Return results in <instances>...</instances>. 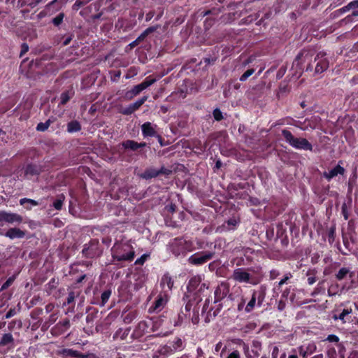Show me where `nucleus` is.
I'll use <instances>...</instances> for the list:
<instances>
[{
  "mask_svg": "<svg viewBox=\"0 0 358 358\" xmlns=\"http://www.w3.org/2000/svg\"><path fill=\"white\" fill-rule=\"evenodd\" d=\"M314 55L315 52L312 49L301 50L295 57L292 66L299 71H313V76L322 74L329 66L327 53L320 51L315 57Z\"/></svg>",
  "mask_w": 358,
  "mask_h": 358,
  "instance_id": "f257e3e1",
  "label": "nucleus"
},
{
  "mask_svg": "<svg viewBox=\"0 0 358 358\" xmlns=\"http://www.w3.org/2000/svg\"><path fill=\"white\" fill-rule=\"evenodd\" d=\"M224 286V282H221L214 292V306L209 308L210 301L206 299L201 310V316L204 318L206 323L210 322L218 315L222 308L221 301L224 299V291H222L221 287Z\"/></svg>",
  "mask_w": 358,
  "mask_h": 358,
  "instance_id": "f03ea898",
  "label": "nucleus"
},
{
  "mask_svg": "<svg viewBox=\"0 0 358 358\" xmlns=\"http://www.w3.org/2000/svg\"><path fill=\"white\" fill-rule=\"evenodd\" d=\"M167 250L176 257H183L188 252L195 250L194 243L184 237H177L171 239L166 245Z\"/></svg>",
  "mask_w": 358,
  "mask_h": 358,
  "instance_id": "7ed1b4c3",
  "label": "nucleus"
},
{
  "mask_svg": "<svg viewBox=\"0 0 358 358\" xmlns=\"http://www.w3.org/2000/svg\"><path fill=\"white\" fill-rule=\"evenodd\" d=\"M113 261L131 262L135 257V251L128 243H115L111 249Z\"/></svg>",
  "mask_w": 358,
  "mask_h": 358,
  "instance_id": "20e7f679",
  "label": "nucleus"
},
{
  "mask_svg": "<svg viewBox=\"0 0 358 358\" xmlns=\"http://www.w3.org/2000/svg\"><path fill=\"white\" fill-rule=\"evenodd\" d=\"M282 136L285 141L295 149L309 151L313 150L312 144L306 138H296L287 129L282 130Z\"/></svg>",
  "mask_w": 358,
  "mask_h": 358,
  "instance_id": "39448f33",
  "label": "nucleus"
},
{
  "mask_svg": "<svg viewBox=\"0 0 358 358\" xmlns=\"http://www.w3.org/2000/svg\"><path fill=\"white\" fill-rule=\"evenodd\" d=\"M45 171V166L40 162H31L26 163L20 173L23 179L32 180L34 178H38L41 173Z\"/></svg>",
  "mask_w": 358,
  "mask_h": 358,
  "instance_id": "423d86ee",
  "label": "nucleus"
},
{
  "mask_svg": "<svg viewBox=\"0 0 358 358\" xmlns=\"http://www.w3.org/2000/svg\"><path fill=\"white\" fill-rule=\"evenodd\" d=\"M102 252L103 249L97 239H92L88 243H85L82 250L83 256L87 259L99 257Z\"/></svg>",
  "mask_w": 358,
  "mask_h": 358,
  "instance_id": "0eeeda50",
  "label": "nucleus"
},
{
  "mask_svg": "<svg viewBox=\"0 0 358 358\" xmlns=\"http://www.w3.org/2000/svg\"><path fill=\"white\" fill-rule=\"evenodd\" d=\"M156 81L157 80L155 78H152L150 76L147 77L142 83L134 86L131 90H128L125 93V98L129 100L133 99L134 96L139 94L142 91L154 84Z\"/></svg>",
  "mask_w": 358,
  "mask_h": 358,
  "instance_id": "6e6552de",
  "label": "nucleus"
},
{
  "mask_svg": "<svg viewBox=\"0 0 358 358\" xmlns=\"http://www.w3.org/2000/svg\"><path fill=\"white\" fill-rule=\"evenodd\" d=\"M213 255L210 252H196L189 257L188 262L194 266H201L210 260Z\"/></svg>",
  "mask_w": 358,
  "mask_h": 358,
  "instance_id": "1a4fd4ad",
  "label": "nucleus"
},
{
  "mask_svg": "<svg viewBox=\"0 0 358 358\" xmlns=\"http://www.w3.org/2000/svg\"><path fill=\"white\" fill-rule=\"evenodd\" d=\"M171 170L165 168L164 166H162L159 169H155L154 168H148L146 169L143 173L140 174V178L149 180L153 178H156L159 175L169 176L171 173Z\"/></svg>",
  "mask_w": 358,
  "mask_h": 358,
  "instance_id": "9d476101",
  "label": "nucleus"
},
{
  "mask_svg": "<svg viewBox=\"0 0 358 358\" xmlns=\"http://www.w3.org/2000/svg\"><path fill=\"white\" fill-rule=\"evenodd\" d=\"M152 325V322L150 320H142L139 322L133 331L131 338L134 339L141 338L146 333L148 332V329L150 328Z\"/></svg>",
  "mask_w": 358,
  "mask_h": 358,
  "instance_id": "9b49d317",
  "label": "nucleus"
},
{
  "mask_svg": "<svg viewBox=\"0 0 358 358\" xmlns=\"http://www.w3.org/2000/svg\"><path fill=\"white\" fill-rule=\"evenodd\" d=\"M285 210V204L278 200L273 199L272 202L265 207V212L268 213L272 211V213L268 216L270 219L275 217L281 212Z\"/></svg>",
  "mask_w": 358,
  "mask_h": 358,
  "instance_id": "f8f14e48",
  "label": "nucleus"
},
{
  "mask_svg": "<svg viewBox=\"0 0 358 358\" xmlns=\"http://www.w3.org/2000/svg\"><path fill=\"white\" fill-rule=\"evenodd\" d=\"M342 161H339L338 164L329 171H324L322 176L325 178L328 182H330L333 178L338 176H343L345 173V169L341 166Z\"/></svg>",
  "mask_w": 358,
  "mask_h": 358,
  "instance_id": "ddd939ff",
  "label": "nucleus"
},
{
  "mask_svg": "<svg viewBox=\"0 0 358 358\" xmlns=\"http://www.w3.org/2000/svg\"><path fill=\"white\" fill-rule=\"evenodd\" d=\"M70 320L65 318L62 321L57 323L50 330V332L54 336H59L65 333L70 328Z\"/></svg>",
  "mask_w": 358,
  "mask_h": 358,
  "instance_id": "4468645a",
  "label": "nucleus"
},
{
  "mask_svg": "<svg viewBox=\"0 0 358 358\" xmlns=\"http://www.w3.org/2000/svg\"><path fill=\"white\" fill-rule=\"evenodd\" d=\"M168 302V296L165 293H160L156 298L153 304L150 307V312L161 311Z\"/></svg>",
  "mask_w": 358,
  "mask_h": 358,
  "instance_id": "2eb2a0df",
  "label": "nucleus"
},
{
  "mask_svg": "<svg viewBox=\"0 0 358 358\" xmlns=\"http://www.w3.org/2000/svg\"><path fill=\"white\" fill-rule=\"evenodd\" d=\"M171 355H172V350L168 345H159L150 352L149 358H166Z\"/></svg>",
  "mask_w": 358,
  "mask_h": 358,
  "instance_id": "dca6fc26",
  "label": "nucleus"
},
{
  "mask_svg": "<svg viewBox=\"0 0 358 358\" xmlns=\"http://www.w3.org/2000/svg\"><path fill=\"white\" fill-rule=\"evenodd\" d=\"M189 318L190 317L185 313L183 308L182 307L178 313L172 316L171 322L173 324L174 327H180L187 324Z\"/></svg>",
  "mask_w": 358,
  "mask_h": 358,
  "instance_id": "f3484780",
  "label": "nucleus"
},
{
  "mask_svg": "<svg viewBox=\"0 0 358 358\" xmlns=\"http://www.w3.org/2000/svg\"><path fill=\"white\" fill-rule=\"evenodd\" d=\"M157 27H149L145 30H144L136 40L130 43L127 45V48H129L130 50L134 48L135 47L138 45L142 41H143L149 34L155 32L157 30Z\"/></svg>",
  "mask_w": 358,
  "mask_h": 358,
  "instance_id": "a211bd4d",
  "label": "nucleus"
},
{
  "mask_svg": "<svg viewBox=\"0 0 358 358\" xmlns=\"http://www.w3.org/2000/svg\"><path fill=\"white\" fill-rule=\"evenodd\" d=\"M192 294L194 301H196V305H198L202 300V297L206 296L209 294L208 284L203 282Z\"/></svg>",
  "mask_w": 358,
  "mask_h": 358,
  "instance_id": "6ab92c4d",
  "label": "nucleus"
},
{
  "mask_svg": "<svg viewBox=\"0 0 358 358\" xmlns=\"http://www.w3.org/2000/svg\"><path fill=\"white\" fill-rule=\"evenodd\" d=\"M233 278L236 281L240 282L253 283L255 282L250 280V274L245 271L243 268H237L234 270Z\"/></svg>",
  "mask_w": 358,
  "mask_h": 358,
  "instance_id": "aec40b11",
  "label": "nucleus"
},
{
  "mask_svg": "<svg viewBox=\"0 0 358 358\" xmlns=\"http://www.w3.org/2000/svg\"><path fill=\"white\" fill-rule=\"evenodd\" d=\"M187 81L183 80L182 85H179L178 88L171 93L169 98L171 99H185L188 94V87Z\"/></svg>",
  "mask_w": 358,
  "mask_h": 358,
  "instance_id": "412c9836",
  "label": "nucleus"
},
{
  "mask_svg": "<svg viewBox=\"0 0 358 358\" xmlns=\"http://www.w3.org/2000/svg\"><path fill=\"white\" fill-rule=\"evenodd\" d=\"M57 355L66 358H88L89 357V355L83 354L78 350H75L71 348H63L58 352Z\"/></svg>",
  "mask_w": 358,
  "mask_h": 358,
  "instance_id": "4be33fe9",
  "label": "nucleus"
},
{
  "mask_svg": "<svg viewBox=\"0 0 358 358\" xmlns=\"http://www.w3.org/2000/svg\"><path fill=\"white\" fill-rule=\"evenodd\" d=\"M203 279L201 275H195L191 278L187 286V292L190 294L193 293L196 289L202 285Z\"/></svg>",
  "mask_w": 358,
  "mask_h": 358,
  "instance_id": "5701e85b",
  "label": "nucleus"
},
{
  "mask_svg": "<svg viewBox=\"0 0 358 358\" xmlns=\"http://www.w3.org/2000/svg\"><path fill=\"white\" fill-rule=\"evenodd\" d=\"M121 145L125 150H131L132 151H136L139 148H142L146 146L145 142L138 143L134 140H127L122 142Z\"/></svg>",
  "mask_w": 358,
  "mask_h": 358,
  "instance_id": "b1692460",
  "label": "nucleus"
},
{
  "mask_svg": "<svg viewBox=\"0 0 358 358\" xmlns=\"http://www.w3.org/2000/svg\"><path fill=\"white\" fill-rule=\"evenodd\" d=\"M142 134L143 137H155L157 133L155 128L152 125L151 122H146L141 126Z\"/></svg>",
  "mask_w": 358,
  "mask_h": 358,
  "instance_id": "393cba45",
  "label": "nucleus"
},
{
  "mask_svg": "<svg viewBox=\"0 0 358 358\" xmlns=\"http://www.w3.org/2000/svg\"><path fill=\"white\" fill-rule=\"evenodd\" d=\"M0 222H6L13 223L15 222H20L21 217L15 213H8L4 211H0Z\"/></svg>",
  "mask_w": 358,
  "mask_h": 358,
  "instance_id": "a878e982",
  "label": "nucleus"
},
{
  "mask_svg": "<svg viewBox=\"0 0 358 358\" xmlns=\"http://www.w3.org/2000/svg\"><path fill=\"white\" fill-rule=\"evenodd\" d=\"M86 313L87 314L86 316V322L91 324V327H93V323L98 317L99 310L96 308L88 307Z\"/></svg>",
  "mask_w": 358,
  "mask_h": 358,
  "instance_id": "bb28decb",
  "label": "nucleus"
},
{
  "mask_svg": "<svg viewBox=\"0 0 358 358\" xmlns=\"http://www.w3.org/2000/svg\"><path fill=\"white\" fill-rule=\"evenodd\" d=\"M172 350V354L176 351H180L185 348V343L180 338L176 337L169 345H168Z\"/></svg>",
  "mask_w": 358,
  "mask_h": 358,
  "instance_id": "cd10ccee",
  "label": "nucleus"
},
{
  "mask_svg": "<svg viewBox=\"0 0 358 358\" xmlns=\"http://www.w3.org/2000/svg\"><path fill=\"white\" fill-rule=\"evenodd\" d=\"M5 235L10 239H14L23 238L25 234L20 229L11 228L6 231Z\"/></svg>",
  "mask_w": 358,
  "mask_h": 358,
  "instance_id": "c85d7f7f",
  "label": "nucleus"
},
{
  "mask_svg": "<svg viewBox=\"0 0 358 358\" xmlns=\"http://www.w3.org/2000/svg\"><path fill=\"white\" fill-rule=\"evenodd\" d=\"M160 285L163 288L166 286L169 290H171L174 285V280L169 273H167L162 276Z\"/></svg>",
  "mask_w": 358,
  "mask_h": 358,
  "instance_id": "c756f323",
  "label": "nucleus"
},
{
  "mask_svg": "<svg viewBox=\"0 0 358 358\" xmlns=\"http://www.w3.org/2000/svg\"><path fill=\"white\" fill-rule=\"evenodd\" d=\"M189 297L188 295L185 294V296L183 297V300L186 302V304L185 306V308H183V310L185 312V313L189 317H190L191 316V310H192V308L193 306H197L196 305V301H194V299H187Z\"/></svg>",
  "mask_w": 358,
  "mask_h": 358,
  "instance_id": "7c9ffc66",
  "label": "nucleus"
},
{
  "mask_svg": "<svg viewBox=\"0 0 358 358\" xmlns=\"http://www.w3.org/2000/svg\"><path fill=\"white\" fill-rule=\"evenodd\" d=\"M81 129L80 123L78 120H74L68 122L66 131L70 134H73L80 131Z\"/></svg>",
  "mask_w": 358,
  "mask_h": 358,
  "instance_id": "2f4dec72",
  "label": "nucleus"
},
{
  "mask_svg": "<svg viewBox=\"0 0 358 358\" xmlns=\"http://www.w3.org/2000/svg\"><path fill=\"white\" fill-rule=\"evenodd\" d=\"M112 294V291L110 289H108L104 290L101 294V299L98 302H96L97 305L101 307H103L106 305V303L108 301Z\"/></svg>",
  "mask_w": 358,
  "mask_h": 358,
  "instance_id": "473e14b6",
  "label": "nucleus"
},
{
  "mask_svg": "<svg viewBox=\"0 0 358 358\" xmlns=\"http://www.w3.org/2000/svg\"><path fill=\"white\" fill-rule=\"evenodd\" d=\"M14 338L10 333L4 334L0 339V346L13 345Z\"/></svg>",
  "mask_w": 358,
  "mask_h": 358,
  "instance_id": "72a5a7b5",
  "label": "nucleus"
},
{
  "mask_svg": "<svg viewBox=\"0 0 358 358\" xmlns=\"http://www.w3.org/2000/svg\"><path fill=\"white\" fill-rule=\"evenodd\" d=\"M220 261H214L209 264L208 268L211 271H215L217 275L222 276L223 268Z\"/></svg>",
  "mask_w": 358,
  "mask_h": 358,
  "instance_id": "f704fd0d",
  "label": "nucleus"
},
{
  "mask_svg": "<svg viewBox=\"0 0 358 358\" xmlns=\"http://www.w3.org/2000/svg\"><path fill=\"white\" fill-rule=\"evenodd\" d=\"M20 204L27 209H31L32 206H36L39 203L34 199L22 198L20 200Z\"/></svg>",
  "mask_w": 358,
  "mask_h": 358,
  "instance_id": "c9c22d12",
  "label": "nucleus"
},
{
  "mask_svg": "<svg viewBox=\"0 0 358 358\" xmlns=\"http://www.w3.org/2000/svg\"><path fill=\"white\" fill-rule=\"evenodd\" d=\"M43 310L41 308H36L34 310H31L30 316L33 320H38V322L41 323L42 322L41 318H40V316L43 315Z\"/></svg>",
  "mask_w": 358,
  "mask_h": 358,
  "instance_id": "e433bc0d",
  "label": "nucleus"
},
{
  "mask_svg": "<svg viewBox=\"0 0 358 358\" xmlns=\"http://www.w3.org/2000/svg\"><path fill=\"white\" fill-rule=\"evenodd\" d=\"M16 278L15 275H13L12 276L9 277L6 281L1 285L0 287V292L7 289L10 286L13 285L15 280Z\"/></svg>",
  "mask_w": 358,
  "mask_h": 358,
  "instance_id": "4c0bfd02",
  "label": "nucleus"
},
{
  "mask_svg": "<svg viewBox=\"0 0 358 358\" xmlns=\"http://www.w3.org/2000/svg\"><path fill=\"white\" fill-rule=\"evenodd\" d=\"M315 274H316V271L315 269L309 270L307 271V273H306V275L308 276L307 281L310 285H313L316 282L317 278L315 277Z\"/></svg>",
  "mask_w": 358,
  "mask_h": 358,
  "instance_id": "58836bf2",
  "label": "nucleus"
},
{
  "mask_svg": "<svg viewBox=\"0 0 358 358\" xmlns=\"http://www.w3.org/2000/svg\"><path fill=\"white\" fill-rule=\"evenodd\" d=\"M17 309L14 307V308H10L9 309V310L6 313V314L4 316V318L5 319H9V318H11L12 317L15 316L18 312H20V303H18L17 304Z\"/></svg>",
  "mask_w": 358,
  "mask_h": 358,
  "instance_id": "ea45409f",
  "label": "nucleus"
},
{
  "mask_svg": "<svg viewBox=\"0 0 358 358\" xmlns=\"http://www.w3.org/2000/svg\"><path fill=\"white\" fill-rule=\"evenodd\" d=\"M58 313H52L48 320L45 322V324L43 325L42 329L45 328L46 327V324H48V327L55 323L57 320L58 319Z\"/></svg>",
  "mask_w": 358,
  "mask_h": 358,
  "instance_id": "a19ab883",
  "label": "nucleus"
},
{
  "mask_svg": "<svg viewBox=\"0 0 358 358\" xmlns=\"http://www.w3.org/2000/svg\"><path fill=\"white\" fill-rule=\"evenodd\" d=\"M148 96H143L133 103H131L135 111L138 110L140 107L147 101Z\"/></svg>",
  "mask_w": 358,
  "mask_h": 358,
  "instance_id": "79ce46f5",
  "label": "nucleus"
},
{
  "mask_svg": "<svg viewBox=\"0 0 358 358\" xmlns=\"http://www.w3.org/2000/svg\"><path fill=\"white\" fill-rule=\"evenodd\" d=\"M350 273V269L346 268V267H343L341 268L338 272L337 273V274L336 275V278L338 280H343V278H345L346 277V275Z\"/></svg>",
  "mask_w": 358,
  "mask_h": 358,
  "instance_id": "37998d69",
  "label": "nucleus"
},
{
  "mask_svg": "<svg viewBox=\"0 0 358 358\" xmlns=\"http://www.w3.org/2000/svg\"><path fill=\"white\" fill-rule=\"evenodd\" d=\"M64 16H65V15L64 13H59L55 17H54L52 20V24L55 27H59L63 22Z\"/></svg>",
  "mask_w": 358,
  "mask_h": 358,
  "instance_id": "c03bdc74",
  "label": "nucleus"
},
{
  "mask_svg": "<svg viewBox=\"0 0 358 358\" xmlns=\"http://www.w3.org/2000/svg\"><path fill=\"white\" fill-rule=\"evenodd\" d=\"M189 320H192V322L194 324H196L199 322V310L198 308L196 307V306H194V308H193V311H192V316L191 317L190 316V318Z\"/></svg>",
  "mask_w": 358,
  "mask_h": 358,
  "instance_id": "a18cd8bd",
  "label": "nucleus"
},
{
  "mask_svg": "<svg viewBox=\"0 0 358 358\" xmlns=\"http://www.w3.org/2000/svg\"><path fill=\"white\" fill-rule=\"evenodd\" d=\"M79 296V293H76L73 291H71L68 294V296L66 298V301L64 303L65 304L70 305L71 303H73L75 299Z\"/></svg>",
  "mask_w": 358,
  "mask_h": 358,
  "instance_id": "49530a36",
  "label": "nucleus"
},
{
  "mask_svg": "<svg viewBox=\"0 0 358 358\" xmlns=\"http://www.w3.org/2000/svg\"><path fill=\"white\" fill-rule=\"evenodd\" d=\"M71 97L69 96V92L66 91L61 94L60 96V102L59 106H64L68 103V101L70 100Z\"/></svg>",
  "mask_w": 358,
  "mask_h": 358,
  "instance_id": "de8ad7c7",
  "label": "nucleus"
},
{
  "mask_svg": "<svg viewBox=\"0 0 358 358\" xmlns=\"http://www.w3.org/2000/svg\"><path fill=\"white\" fill-rule=\"evenodd\" d=\"M255 303H256V295H255V293L254 292L252 294V299H250V301L248 302V303L247 304V306L245 307V311L247 313H250L254 308V307L255 306Z\"/></svg>",
  "mask_w": 358,
  "mask_h": 358,
  "instance_id": "09e8293b",
  "label": "nucleus"
},
{
  "mask_svg": "<svg viewBox=\"0 0 358 358\" xmlns=\"http://www.w3.org/2000/svg\"><path fill=\"white\" fill-rule=\"evenodd\" d=\"M136 317V313L134 311H131L128 313L124 317V322L126 324L131 323L135 318Z\"/></svg>",
  "mask_w": 358,
  "mask_h": 358,
  "instance_id": "8fccbe9b",
  "label": "nucleus"
},
{
  "mask_svg": "<svg viewBox=\"0 0 358 358\" xmlns=\"http://www.w3.org/2000/svg\"><path fill=\"white\" fill-rule=\"evenodd\" d=\"M54 6H56L55 8V10H59L61 8H62V4L59 1V0H53L52 1H50V3H48L45 8L47 10H50L52 7H54Z\"/></svg>",
  "mask_w": 358,
  "mask_h": 358,
  "instance_id": "3c124183",
  "label": "nucleus"
},
{
  "mask_svg": "<svg viewBox=\"0 0 358 358\" xmlns=\"http://www.w3.org/2000/svg\"><path fill=\"white\" fill-rule=\"evenodd\" d=\"M50 125L49 124V122L45 121V122H39L36 125V131L44 132L48 130Z\"/></svg>",
  "mask_w": 358,
  "mask_h": 358,
  "instance_id": "603ef678",
  "label": "nucleus"
},
{
  "mask_svg": "<svg viewBox=\"0 0 358 358\" xmlns=\"http://www.w3.org/2000/svg\"><path fill=\"white\" fill-rule=\"evenodd\" d=\"M351 313H352L351 308L343 309V311L340 313V315L338 317H336V316L334 317V319L335 320L339 319V320H342L343 322H345V321H344L345 317Z\"/></svg>",
  "mask_w": 358,
  "mask_h": 358,
  "instance_id": "864d4df0",
  "label": "nucleus"
},
{
  "mask_svg": "<svg viewBox=\"0 0 358 358\" xmlns=\"http://www.w3.org/2000/svg\"><path fill=\"white\" fill-rule=\"evenodd\" d=\"M358 8V0H354L350 2L347 6H344L342 9L343 11L349 10L350 9Z\"/></svg>",
  "mask_w": 358,
  "mask_h": 358,
  "instance_id": "5fc2aeb1",
  "label": "nucleus"
},
{
  "mask_svg": "<svg viewBox=\"0 0 358 358\" xmlns=\"http://www.w3.org/2000/svg\"><path fill=\"white\" fill-rule=\"evenodd\" d=\"M135 112L131 104H129L127 107L122 108L120 113L124 115H130Z\"/></svg>",
  "mask_w": 358,
  "mask_h": 358,
  "instance_id": "6e6d98bb",
  "label": "nucleus"
},
{
  "mask_svg": "<svg viewBox=\"0 0 358 358\" xmlns=\"http://www.w3.org/2000/svg\"><path fill=\"white\" fill-rule=\"evenodd\" d=\"M338 293V285H331L328 289L329 296H335Z\"/></svg>",
  "mask_w": 358,
  "mask_h": 358,
  "instance_id": "4d7b16f0",
  "label": "nucleus"
},
{
  "mask_svg": "<svg viewBox=\"0 0 358 358\" xmlns=\"http://www.w3.org/2000/svg\"><path fill=\"white\" fill-rule=\"evenodd\" d=\"M176 208L177 206L176 204L173 203H169L165 206L164 212L168 213H173L174 212H176Z\"/></svg>",
  "mask_w": 358,
  "mask_h": 358,
  "instance_id": "13d9d810",
  "label": "nucleus"
},
{
  "mask_svg": "<svg viewBox=\"0 0 358 358\" xmlns=\"http://www.w3.org/2000/svg\"><path fill=\"white\" fill-rule=\"evenodd\" d=\"M255 72L254 69H248L241 77L240 80L241 81H245L250 76H252Z\"/></svg>",
  "mask_w": 358,
  "mask_h": 358,
  "instance_id": "bf43d9fd",
  "label": "nucleus"
},
{
  "mask_svg": "<svg viewBox=\"0 0 358 358\" xmlns=\"http://www.w3.org/2000/svg\"><path fill=\"white\" fill-rule=\"evenodd\" d=\"M213 115L216 121H220L223 118L222 113L219 108H215L213 110Z\"/></svg>",
  "mask_w": 358,
  "mask_h": 358,
  "instance_id": "052dcab7",
  "label": "nucleus"
},
{
  "mask_svg": "<svg viewBox=\"0 0 358 358\" xmlns=\"http://www.w3.org/2000/svg\"><path fill=\"white\" fill-rule=\"evenodd\" d=\"M149 257V255L143 254L141 257L138 258L136 262V265H143L145 262L147 260L148 257Z\"/></svg>",
  "mask_w": 358,
  "mask_h": 358,
  "instance_id": "680f3d73",
  "label": "nucleus"
},
{
  "mask_svg": "<svg viewBox=\"0 0 358 358\" xmlns=\"http://www.w3.org/2000/svg\"><path fill=\"white\" fill-rule=\"evenodd\" d=\"M233 217L231 218H229L227 222H225V224H238L241 222L240 218L238 216H236L234 213L232 214Z\"/></svg>",
  "mask_w": 358,
  "mask_h": 358,
  "instance_id": "e2e57ef3",
  "label": "nucleus"
},
{
  "mask_svg": "<svg viewBox=\"0 0 358 358\" xmlns=\"http://www.w3.org/2000/svg\"><path fill=\"white\" fill-rule=\"evenodd\" d=\"M219 352H220V357H222V355L224 354V348H222V343L221 341L218 342L215 347L214 352L218 353Z\"/></svg>",
  "mask_w": 358,
  "mask_h": 358,
  "instance_id": "0e129e2a",
  "label": "nucleus"
},
{
  "mask_svg": "<svg viewBox=\"0 0 358 358\" xmlns=\"http://www.w3.org/2000/svg\"><path fill=\"white\" fill-rule=\"evenodd\" d=\"M29 51V45L26 43H23L21 45V50L20 53V57H22Z\"/></svg>",
  "mask_w": 358,
  "mask_h": 358,
  "instance_id": "69168bd1",
  "label": "nucleus"
},
{
  "mask_svg": "<svg viewBox=\"0 0 358 358\" xmlns=\"http://www.w3.org/2000/svg\"><path fill=\"white\" fill-rule=\"evenodd\" d=\"M128 288H129L128 284H127L126 282H123L118 287L117 291L120 294H122L123 293H124L127 291Z\"/></svg>",
  "mask_w": 358,
  "mask_h": 358,
  "instance_id": "338daca9",
  "label": "nucleus"
},
{
  "mask_svg": "<svg viewBox=\"0 0 358 358\" xmlns=\"http://www.w3.org/2000/svg\"><path fill=\"white\" fill-rule=\"evenodd\" d=\"M335 231H336V229L334 226H332L329 230V232H328V236H329V242H333L334 240V236H335Z\"/></svg>",
  "mask_w": 358,
  "mask_h": 358,
  "instance_id": "774afa93",
  "label": "nucleus"
}]
</instances>
